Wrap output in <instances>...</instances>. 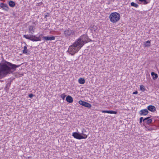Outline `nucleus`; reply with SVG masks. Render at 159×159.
<instances>
[{
	"mask_svg": "<svg viewBox=\"0 0 159 159\" xmlns=\"http://www.w3.org/2000/svg\"><path fill=\"white\" fill-rule=\"evenodd\" d=\"M149 113L148 110L147 109L141 110L139 111V113L141 116H146Z\"/></svg>",
	"mask_w": 159,
	"mask_h": 159,
	"instance_id": "1a4fd4ad",
	"label": "nucleus"
},
{
	"mask_svg": "<svg viewBox=\"0 0 159 159\" xmlns=\"http://www.w3.org/2000/svg\"><path fill=\"white\" fill-rule=\"evenodd\" d=\"M120 14L116 12L112 13L109 16L110 20L112 23H116L120 19Z\"/></svg>",
	"mask_w": 159,
	"mask_h": 159,
	"instance_id": "20e7f679",
	"label": "nucleus"
},
{
	"mask_svg": "<svg viewBox=\"0 0 159 159\" xmlns=\"http://www.w3.org/2000/svg\"><path fill=\"white\" fill-rule=\"evenodd\" d=\"M87 34H83L76 39L71 45L69 46L67 52L73 56L86 43L91 41Z\"/></svg>",
	"mask_w": 159,
	"mask_h": 159,
	"instance_id": "f257e3e1",
	"label": "nucleus"
},
{
	"mask_svg": "<svg viewBox=\"0 0 159 159\" xmlns=\"http://www.w3.org/2000/svg\"><path fill=\"white\" fill-rule=\"evenodd\" d=\"M97 27L96 26L93 25L90 27V30L92 31H94L96 32L97 30Z\"/></svg>",
	"mask_w": 159,
	"mask_h": 159,
	"instance_id": "412c9836",
	"label": "nucleus"
},
{
	"mask_svg": "<svg viewBox=\"0 0 159 159\" xmlns=\"http://www.w3.org/2000/svg\"><path fill=\"white\" fill-rule=\"evenodd\" d=\"M148 111L149 110L152 112H154L156 111L155 107L152 105H149L147 107Z\"/></svg>",
	"mask_w": 159,
	"mask_h": 159,
	"instance_id": "f8f14e48",
	"label": "nucleus"
},
{
	"mask_svg": "<svg viewBox=\"0 0 159 159\" xmlns=\"http://www.w3.org/2000/svg\"><path fill=\"white\" fill-rule=\"evenodd\" d=\"M130 4L132 6L136 8L138 7L139 6V5L133 2H131Z\"/></svg>",
	"mask_w": 159,
	"mask_h": 159,
	"instance_id": "5701e85b",
	"label": "nucleus"
},
{
	"mask_svg": "<svg viewBox=\"0 0 159 159\" xmlns=\"http://www.w3.org/2000/svg\"><path fill=\"white\" fill-rule=\"evenodd\" d=\"M66 95H65V93H63L61 94V98H62L63 100L65 99V98L66 97Z\"/></svg>",
	"mask_w": 159,
	"mask_h": 159,
	"instance_id": "bb28decb",
	"label": "nucleus"
},
{
	"mask_svg": "<svg viewBox=\"0 0 159 159\" xmlns=\"http://www.w3.org/2000/svg\"><path fill=\"white\" fill-rule=\"evenodd\" d=\"M75 34L74 30L70 29L65 30L64 32V34L65 37L70 36V35H73Z\"/></svg>",
	"mask_w": 159,
	"mask_h": 159,
	"instance_id": "423d86ee",
	"label": "nucleus"
},
{
	"mask_svg": "<svg viewBox=\"0 0 159 159\" xmlns=\"http://www.w3.org/2000/svg\"><path fill=\"white\" fill-rule=\"evenodd\" d=\"M87 132L86 131V130H85L84 129H83L82 131V133H81L82 135L83 136H84V134H85V135H86L87 136V138L88 137V134H86Z\"/></svg>",
	"mask_w": 159,
	"mask_h": 159,
	"instance_id": "4be33fe9",
	"label": "nucleus"
},
{
	"mask_svg": "<svg viewBox=\"0 0 159 159\" xmlns=\"http://www.w3.org/2000/svg\"><path fill=\"white\" fill-rule=\"evenodd\" d=\"M23 37L32 41H38L41 40V38H43V35L41 34L38 37L35 35L32 34H26L23 35Z\"/></svg>",
	"mask_w": 159,
	"mask_h": 159,
	"instance_id": "7ed1b4c3",
	"label": "nucleus"
},
{
	"mask_svg": "<svg viewBox=\"0 0 159 159\" xmlns=\"http://www.w3.org/2000/svg\"><path fill=\"white\" fill-rule=\"evenodd\" d=\"M83 106L89 108H90L92 107L91 104L86 102H85Z\"/></svg>",
	"mask_w": 159,
	"mask_h": 159,
	"instance_id": "aec40b11",
	"label": "nucleus"
},
{
	"mask_svg": "<svg viewBox=\"0 0 159 159\" xmlns=\"http://www.w3.org/2000/svg\"><path fill=\"white\" fill-rule=\"evenodd\" d=\"M144 118L143 117H141L139 119V123H142V121L143 122V120Z\"/></svg>",
	"mask_w": 159,
	"mask_h": 159,
	"instance_id": "c85d7f7f",
	"label": "nucleus"
},
{
	"mask_svg": "<svg viewBox=\"0 0 159 159\" xmlns=\"http://www.w3.org/2000/svg\"><path fill=\"white\" fill-rule=\"evenodd\" d=\"M109 113L116 114L117 113V111L112 110H109Z\"/></svg>",
	"mask_w": 159,
	"mask_h": 159,
	"instance_id": "a878e982",
	"label": "nucleus"
},
{
	"mask_svg": "<svg viewBox=\"0 0 159 159\" xmlns=\"http://www.w3.org/2000/svg\"><path fill=\"white\" fill-rule=\"evenodd\" d=\"M78 82L80 84H84L85 83V80L84 78H80L79 79Z\"/></svg>",
	"mask_w": 159,
	"mask_h": 159,
	"instance_id": "a211bd4d",
	"label": "nucleus"
},
{
	"mask_svg": "<svg viewBox=\"0 0 159 159\" xmlns=\"http://www.w3.org/2000/svg\"><path fill=\"white\" fill-rule=\"evenodd\" d=\"M138 92L137 91H136L134 92H133V94H138Z\"/></svg>",
	"mask_w": 159,
	"mask_h": 159,
	"instance_id": "473e14b6",
	"label": "nucleus"
},
{
	"mask_svg": "<svg viewBox=\"0 0 159 159\" xmlns=\"http://www.w3.org/2000/svg\"><path fill=\"white\" fill-rule=\"evenodd\" d=\"M151 116L147 117L144 119L143 120V124L144 125H149L152 123V120L150 119Z\"/></svg>",
	"mask_w": 159,
	"mask_h": 159,
	"instance_id": "0eeeda50",
	"label": "nucleus"
},
{
	"mask_svg": "<svg viewBox=\"0 0 159 159\" xmlns=\"http://www.w3.org/2000/svg\"><path fill=\"white\" fill-rule=\"evenodd\" d=\"M140 3H139V4H142L144 5H146L148 4L149 2L147 1V0H139Z\"/></svg>",
	"mask_w": 159,
	"mask_h": 159,
	"instance_id": "6ab92c4d",
	"label": "nucleus"
},
{
	"mask_svg": "<svg viewBox=\"0 0 159 159\" xmlns=\"http://www.w3.org/2000/svg\"><path fill=\"white\" fill-rule=\"evenodd\" d=\"M8 3L9 6L11 7H14L16 5L15 2L12 0H10L9 1Z\"/></svg>",
	"mask_w": 159,
	"mask_h": 159,
	"instance_id": "2eb2a0df",
	"label": "nucleus"
},
{
	"mask_svg": "<svg viewBox=\"0 0 159 159\" xmlns=\"http://www.w3.org/2000/svg\"><path fill=\"white\" fill-rule=\"evenodd\" d=\"M151 76L152 77V79L153 80H156L158 78V75L154 72H152L151 73Z\"/></svg>",
	"mask_w": 159,
	"mask_h": 159,
	"instance_id": "4468645a",
	"label": "nucleus"
},
{
	"mask_svg": "<svg viewBox=\"0 0 159 159\" xmlns=\"http://www.w3.org/2000/svg\"><path fill=\"white\" fill-rule=\"evenodd\" d=\"M34 96V95L32 93L29 94L28 95V96L30 98H32Z\"/></svg>",
	"mask_w": 159,
	"mask_h": 159,
	"instance_id": "7c9ffc66",
	"label": "nucleus"
},
{
	"mask_svg": "<svg viewBox=\"0 0 159 159\" xmlns=\"http://www.w3.org/2000/svg\"><path fill=\"white\" fill-rule=\"evenodd\" d=\"M11 84L10 82H8L6 84V86L4 88V89L6 92L9 89Z\"/></svg>",
	"mask_w": 159,
	"mask_h": 159,
	"instance_id": "dca6fc26",
	"label": "nucleus"
},
{
	"mask_svg": "<svg viewBox=\"0 0 159 159\" xmlns=\"http://www.w3.org/2000/svg\"><path fill=\"white\" fill-rule=\"evenodd\" d=\"M48 16V15H45V16H44V17L45 18H46Z\"/></svg>",
	"mask_w": 159,
	"mask_h": 159,
	"instance_id": "72a5a7b5",
	"label": "nucleus"
},
{
	"mask_svg": "<svg viewBox=\"0 0 159 159\" xmlns=\"http://www.w3.org/2000/svg\"><path fill=\"white\" fill-rule=\"evenodd\" d=\"M84 136H83L81 133L79 132H75L72 133V136L75 139H85L87 138L86 135L84 134Z\"/></svg>",
	"mask_w": 159,
	"mask_h": 159,
	"instance_id": "39448f33",
	"label": "nucleus"
},
{
	"mask_svg": "<svg viewBox=\"0 0 159 159\" xmlns=\"http://www.w3.org/2000/svg\"><path fill=\"white\" fill-rule=\"evenodd\" d=\"M102 112L103 113H109V111L108 110H102Z\"/></svg>",
	"mask_w": 159,
	"mask_h": 159,
	"instance_id": "c756f323",
	"label": "nucleus"
},
{
	"mask_svg": "<svg viewBox=\"0 0 159 159\" xmlns=\"http://www.w3.org/2000/svg\"><path fill=\"white\" fill-rule=\"evenodd\" d=\"M85 102V101H84L82 100H80L79 101V103L80 105L83 106Z\"/></svg>",
	"mask_w": 159,
	"mask_h": 159,
	"instance_id": "cd10ccee",
	"label": "nucleus"
},
{
	"mask_svg": "<svg viewBox=\"0 0 159 159\" xmlns=\"http://www.w3.org/2000/svg\"><path fill=\"white\" fill-rule=\"evenodd\" d=\"M0 7L5 11H8L9 9V7L6 4L1 3L0 4Z\"/></svg>",
	"mask_w": 159,
	"mask_h": 159,
	"instance_id": "9d476101",
	"label": "nucleus"
},
{
	"mask_svg": "<svg viewBox=\"0 0 159 159\" xmlns=\"http://www.w3.org/2000/svg\"><path fill=\"white\" fill-rule=\"evenodd\" d=\"M66 100L69 103H71L73 102V98L70 95H68L66 97Z\"/></svg>",
	"mask_w": 159,
	"mask_h": 159,
	"instance_id": "ddd939ff",
	"label": "nucleus"
},
{
	"mask_svg": "<svg viewBox=\"0 0 159 159\" xmlns=\"http://www.w3.org/2000/svg\"><path fill=\"white\" fill-rule=\"evenodd\" d=\"M140 90L143 92H144L146 90V88L143 85H140Z\"/></svg>",
	"mask_w": 159,
	"mask_h": 159,
	"instance_id": "b1692460",
	"label": "nucleus"
},
{
	"mask_svg": "<svg viewBox=\"0 0 159 159\" xmlns=\"http://www.w3.org/2000/svg\"><path fill=\"white\" fill-rule=\"evenodd\" d=\"M151 44L150 41L148 40L145 43V46L146 47H149Z\"/></svg>",
	"mask_w": 159,
	"mask_h": 159,
	"instance_id": "393cba45",
	"label": "nucleus"
},
{
	"mask_svg": "<svg viewBox=\"0 0 159 159\" xmlns=\"http://www.w3.org/2000/svg\"><path fill=\"white\" fill-rule=\"evenodd\" d=\"M34 27L32 25L29 26V33L30 34L33 35V33L34 32Z\"/></svg>",
	"mask_w": 159,
	"mask_h": 159,
	"instance_id": "9b49d317",
	"label": "nucleus"
},
{
	"mask_svg": "<svg viewBox=\"0 0 159 159\" xmlns=\"http://www.w3.org/2000/svg\"><path fill=\"white\" fill-rule=\"evenodd\" d=\"M9 80H10V81H7L8 82H10L11 83V82L13 81V79H11V78H10L9 79Z\"/></svg>",
	"mask_w": 159,
	"mask_h": 159,
	"instance_id": "2f4dec72",
	"label": "nucleus"
},
{
	"mask_svg": "<svg viewBox=\"0 0 159 159\" xmlns=\"http://www.w3.org/2000/svg\"><path fill=\"white\" fill-rule=\"evenodd\" d=\"M0 81H1V82H2L3 81H2V80H0Z\"/></svg>",
	"mask_w": 159,
	"mask_h": 159,
	"instance_id": "f704fd0d",
	"label": "nucleus"
},
{
	"mask_svg": "<svg viewBox=\"0 0 159 159\" xmlns=\"http://www.w3.org/2000/svg\"><path fill=\"white\" fill-rule=\"evenodd\" d=\"M20 65L13 64L5 60H2L0 63V80L8 75L13 74L16 68Z\"/></svg>",
	"mask_w": 159,
	"mask_h": 159,
	"instance_id": "f03ea898",
	"label": "nucleus"
},
{
	"mask_svg": "<svg viewBox=\"0 0 159 159\" xmlns=\"http://www.w3.org/2000/svg\"><path fill=\"white\" fill-rule=\"evenodd\" d=\"M43 40L46 41H52L55 40V36H43Z\"/></svg>",
	"mask_w": 159,
	"mask_h": 159,
	"instance_id": "6e6552de",
	"label": "nucleus"
},
{
	"mask_svg": "<svg viewBox=\"0 0 159 159\" xmlns=\"http://www.w3.org/2000/svg\"><path fill=\"white\" fill-rule=\"evenodd\" d=\"M23 53L24 54H26L27 55L30 54V53L28 52V50L27 49V47L26 46H25L24 47V49L23 50Z\"/></svg>",
	"mask_w": 159,
	"mask_h": 159,
	"instance_id": "f3484780",
	"label": "nucleus"
}]
</instances>
